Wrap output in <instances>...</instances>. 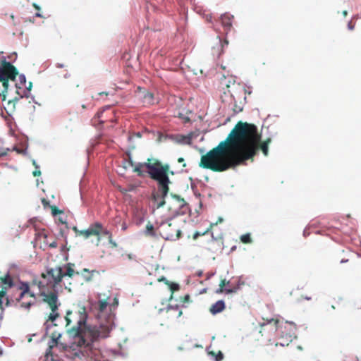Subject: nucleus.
<instances>
[{
  "label": "nucleus",
  "mask_w": 361,
  "mask_h": 361,
  "mask_svg": "<svg viewBox=\"0 0 361 361\" xmlns=\"http://www.w3.org/2000/svg\"><path fill=\"white\" fill-rule=\"evenodd\" d=\"M261 138L255 125L238 121L225 140L201 157L199 166L224 172L244 164L247 160L253 161L259 149L267 157L271 139L268 137L261 142Z\"/></svg>",
  "instance_id": "1"
},
{
  "label": "nucleus",
  "mask_w": 361,
  "mask_h": 361,
  "mask_svg": "<svg viewBox=\"0 0 361 361\" xmlns=\"http://www.w3.org/2000/svg\"><path fill=\"white\" fill-rule=\"evenodd\" d=\"M87 317L84 305H78L68 310L65 317L66 332L70 336L78 339V345L84 347V351L91 361H104L101 357L99 350L94 348L92 343L109 336L113 328V318L110 315L105 324L91 326L87 324Z\"/></svg>",
  "instance_id": "2"
},
{
  "label": "nucleus",
  "mask_w": 361,
  "mask_h": 361,
  "mask_svg": "<svg viewBox=\"0 0 361 361\" xmlns=\"http://www.w3.org/2000/svg\"><path fill=\"white\" fill-rule=\"evenodd\" d=\"M26 295H29L33 300L35 294L30 290L29 284L26 282H15L13 277L7 272L2 275L0 279V310L1 313L5 307L10 305V300L20 301Z\"/></svg>",
  "instance_id": "3"
},
{
  "label": "nucleus",
  "mask_w": 361,
  "mask_h": 361,
  "mask_svg": "<svg viewBox=\"0 0 361 361\" xmlns=\"http://www.w3.org/2000/svg\"><path fill=\"white\" fill-rule=\"evenodd\" d=\"M145 167L148 170V173L152 179L157 181L159 191L161 193L162 198L167 195L171 183L169 178V166L163 165L159 160L155 159H148L147 162L138 163L134 166L133 171L137 173L139 176H143L144 172L142 170ZM165 204V200H162L157 204V208L163 207Z\"/></svg>",
  "instance_id": "4"
},
{
  "label": "nucleus",
  "mask_w": 361,
  "mask_h": 361,
  "mask_svg": "<svg viewBox=\"0 0 361 361\" xmlns=\"http://www.w3.org/2000/svg\"><path fill=\"white\" fill-rule=\"evenodd\" d=\"M18 75V71L14 66L6 59L0 60V94L4 102L13 91L12 88H9V82L13 83Z\"/></svg>",
  "instance_id": "5"
},
{
  "label": "nucleus",
  "mask_w": 361,
  "mask_h": 361,
  "mask_svg": "<svg viewBox=\"0 0 361 361\" xmlns=\"http://www.w3.org/2000/svg\"><path fill=\"white\" fill-rule=\"evenodd\" d=\"M157 230L162 238L171 241L178 240L182 233L179 223L172 217L161 221H157Z\"/></svg>",
  "instance_id": "6"
},
{
  "label": "nucleus",
  "mask_w": 361,
  "mask_h": 361,
  "mask_svg": "<svg viewBox=\"0 0 361 361\" xmlns=\"http://www.w3.org/2000/svg\"><path fill=\"white\" fill-rule=\"evenodd\" d=\"M41 276L44 281L39 282L40 289L46 286L54 287L56 284L59 283L63 278V271L61 267L47 269L46 273H42Z\"/></svg>",
  "instance_id": "7"
},
{
  "label": "nucleus",
  "mask_w": 361,
  "mask_h": 361,
  "mask_svg": "<svg viewBox=\"0 0 361 361\" xmlns=\"http://www.w3.org/2000/svg\"><path fill=\"white\" fill-rule=\"evenodd\" d=\"M74 230L76 231L78 235L83 236L85 238H88L92 235L97 237V241H100V235L107 236L109 243H111L112 234L106 228H104L102 224L99 222H96L91 224L90 227L86 230L78 231L76 227H74Z\"/></svg>",
  "instance_id": "8"
},
{
  "label": "nucleus",
  "mask_w": 361,
  "mask_h": 361,
  "mask_svg": "<svg viewBox=\"0 0 361 361\" xmlns=\"http://www.w3.org/2000/svg\"><path fill=\"white\" fill-rule=\"evenodd\" d=\"M40 290L41 295L43 297V302L47 303L51 310V312L49 314L47 321L54 322L59 317L58 310L60 302H59L58 293L55 291L45 293L42 288Z\"/></svg>",
  "instance_id": "9"
},
{
  "label": "nucleus",
  "mask_w": 361,
  "mask_h": 361,
  "mask_svg": "<svg viewBox=\"0 0 361 361\" xmlns=\"http://www.w3.org/2000/svg\"><path fill=\"white\" fill-rule=\"evenodd\" d=\"M188 204L183 198H180L178 195H173V202L169 207L172 210V215L183 214L188 210Z\"/></svg>",
  "instance_id": "10"
},
{
  "label": "nucleus",
  "mask_w": 361,
  "mask_h": 361,
  "mask_svg": "<svg viewBox=\"0 0 361 361\" xmlns=\"http://www.w3.org/2000/svg\"><path fill=\"white\" fill-rule=\"evenodd\" d=\"M18 81L14 82L16 92L20 96V98L27 97V93L31 90L32 82H29V86L26 87V78L24 75H18Z\"/></svg>",
  "instance_id": "11"
},
{
  "label": "nucleus",
  "mask_w": 361,
  "mask_h": 361,
  "mask_svg": "<svg viewBox=\"0 0 361 361\" xmlns=\"http://www.w3.org/2000/svg\"><path fill=\"white\" fill-rule=\"evenodd\" d=\"M262 319L263 322L260 324L259 330V333L262 334V336H264V333H267V334H272L276 331L279 324V320L277 319L263 318Z\"/></svg>",
  "instance_id": "12"
},
{
  "label": "nucleus",
  "mask_w": 361,
  "mask_h": 361,
  "mask_svg": "<svg viewBox=\"0 0 361 361\" xmlns=\"http://www.w3.org/2000/svg\"><path fill=\"white\" fill-rule=\"evenodd\" d=\"M109 303L106 299L99 300L97 302L96 307L97 310V318L99 321V325L101 324H105L107 319V316L109 314Z\"/></svg>",
  "instance_id": "13"
},
{
  "label": "nucleus",
  "mask_w": 361,
  "mask_h": 361,
  "mask_svg": "<svg viewBox=\"0 0 361 361\" xmlns=\"http://www.w3.org/2000/svg\"><path fill=\"white\" fill-rule=\"evenodd\" d=\"M137 94L145 106L153 105L156 102L154 94L145 88L138 87Z\"/></svg>",
  "instance_id": "14"
},
{
  "label": "nucleus",
  "mask_w": 361,
  "mask_h": 361,
  "mask_svg": "<svg viewBox=\"0 0 361 361\" xmlns=\"http://www.w3.org/2000/svg\"><path fill=\"white\" fill-rule=\"evenodd\" d=\"M61 337V334L59 332H53L51 335V341L49 344V347L46 351L48 355H54L52 352V349L54 346H57L59 343V340Z\"/></svg>",
  "instance_id": "15"
},
{
  "label": "nucleus",
  "mask_w": 361,
  "mask_h": 361,
  "mask_svg": "<svg viewBox=\"0 0 361 361\" xmlns=\"http://www.w3.org/2000/svg\"><path fill=\"white\" fill-rule=\"evenodd\" d=\"M233 18V16L228 13H225L221 16V23L222 26L224 28V31L226 33L228 31H230L232 27Z\"/></svg>",
  "instance_id": "16"
},
{
  "label": "nucleus",
  "mask_w": 361,
  "mask_h": 361,
  "mask_svg": "<svg viewBox=\"0 0 361 361\" xmlns=\"http://www.w3.org/2000/svg\"><path fill=\"white\" fill-rule=\"evenodd\" d=\"M19 97H14L8 99L4 105V109L8 114H11L16 109V104L18 102Z\"/></svg>",
  "instance_id": "17"
},
{
  "label": "nucleus",
  "mask_w": 361,
  "mask_h": 361,
  "mask_svg": "<svg viewBox=\"0 0 361 361\" xmlns=\"http://www.w3.org/2000/svg\"><path fill=\"white\" fill-rule=\"evenodd\" d=\"M225 303L223 300H218L209 308V311L212 314H216L221 312L225 309Z\"/></svg>",
  "instance_id": "18"
},
{
  "label": "nucleus",
  "mask_w": 361,
  "mask_h": 361,
  "mask_svg": "<svg viewBox=\"0 0 361 361\" xmlns=\"http://www.w3.org/2000/svg\"><path fill=\"white\" fill-rule=\"evenodd\" d=\"M229 281H226L225 279H221V282L219 283V289L216 290V293H235L236 291V288H224V287L227 285L229 284Z\"/></svg>",
  "instance_id": "19"
},
{
  "label": "nucleus",
  "mask_w": 361,
  "mask_h": 361,
  "mask_svg": "<svg viewBox=\"0 0 361 361\" xmlns=\"http://www.w3.org/2000/svg\"><path fill=\"white\" fill-rule=\"evenodd\" d=\"M155 225H157V222L155 223ZM157 234L159 233L157 230V226H154L150 222H148L146 225L145 235L146 236L156 238L157 236Z\"/></svg>",
  "instance_id": "20"
},
{
  "label": "nucleus",
  "mask_w": 361,
  "mask_h": 361,
  "mask_svg": "<svg viewBox=\"0 0 361 361\" xmlns=\"http://www.w3.org/2000/svg\"><path fill=\"white\" fill-rule=\"evenodd\" d=\"M73 267H74V264H72V263H68L66 264V271L65 273L63 272V277L67 276L71 278L75 274H76V275H79L80 274V272L75 271V270L73 269Z\"/></svg>",
  "instance_id": "21"
},
{
  "label": "nucleus",
  "mask_w": 361,
  "mask_h": 361,
  "mask_svg": "<svg viewBox=\"0 0 361 361\" xmlns=\"http://www.w3.org/2000/svg\"><path fill=\"white\" fill-rule=\"evenodd\" d=\"M95 272L97 271L95 270H92V271H90L89 269L85 268L81 271L80 274L82 276V277L86 281H90L92 279L93 274Z\"/></svg>",
  "instance_id": "22"
},
{
  "label": "nucleus",
  "mask_w": 361,
  "mask_h": 361,
  "mask_svg": "<svg viewBox=\"0 0 361 361\" xmlns=\"http://www.w3.org/2000/svg\"><path fill=\"white\" fill-rule=\"evenodd\" d=\"M118 305V300L117 298H114L113 302L111 303H109V314H108L107 318L109 317V316L111 315L113 318V322L114 321V317H115L113 312L116 310V308L117 307Z\"/></svg>",
  "instance_id": "23"
},
{
  "label": "nucleus",
  "mask_w": 361,
  "mask_h": 361,
  "mask_svg": "<svg viewBox=\"0 0 361 361\" xmlns=\"http://www.w3.org/2000/svg\"><path fill=\"white\" fill-rule=\"evenodd\" d=\"M167 286H169V288L171 292V298H172L173 293L175 291L178 290L180 288V286L178 284L171 282V281L169 283V284H167Z\"/></svg>",
  "instance_id": "24"
},
{
  "label": "nucleus",
  "mask_w": 361,
  "mask_h": 361,
  "mask_svg": "<svg viewBox=\"0 0 361 361\" xmlns=\"http://www.w3.org/2000/svg\"><path fill=\"white\" fill-rule=\"evenodd\" d=\"M240 240L243 243L249 244L252 243V238L250 233L243 234L240 236Z\"/></svg>",
  "instance_id": "25"
},
{
  "label": "nucleus",
  "mask_w": 361,
  "mask_h": 361,
  "mask_svg": "<svg viewBox=\"0 0 361 361\" xmlns=\"http://www.w3.org/2000/svg\"><path fill=\"white\" fill-rule=\"evenodd\" d=\"M209 354L215 357L216 361H221L224 358V355L221 351H219L218 353H216L214 351L209 352Z\"/></svg>",
  "instance_id": "26"
},
{
  "label": "nucleus",
  "mask_w": 361,
  "mask_h": 361,
  "mask_svg": "<svg viewBox=\"0 0 361 361\" xmlns=\"http://www.w3.org/2000/svg\"><path fill=\"white\" fill-rule=\"evenodd\" d=\"M50 208H51V214L54 216H56V215L58 214H63V211L59 209L55 205H51L50 206Z\"/></svg>",
  "instance_id": "27"
},
{
  "label": "nucleus",
  "mask_w": 361,
  "mask_h": 361,
  "mask_svg": "<svg viewBox=\"0 0 361 361\" xmlns=\"http://www.w3.org/2000/svg\"><path fill=\"white\" fill-rule=\"evenodd\" d=\"M171 311H178V313H177L176 317H180L182 315V314H183L182 310H179V308H178V305H176V306H175V307L169 306V307H168L167 312H171Z\"/></svg>",
  "instance_id": "28"
},
{
  "label": "nucleus",
  "mask_w": 361,
  "mask_h": 361,
  "mask_svg": "<svg viewBox=\"0 0 361 361\" xmlns=\"http://www.w3.org/2000/svg\"><path fill=\"white\" fill-rule=\"evenodd\" d=\"M211 231V229L209 228V227L204 231L203 232H199V231H196L194 234H193V239L194 240H196L197 239L198 237L200 236H202V235H204L207 233H208L209 231Z\"/></svg>",
  "instance_id": "29"
},
{
  "label": "nucleus",
  "mask_w": 361,
  "mask_h": 361,
  "mask_svg": "<svg viewBox=\"0 0 361 361\" xmlns=\"http://www.w3.org/2000/svg\"><path fill=\"white\" fill-rule=\"evenodd\" d=\"M34 304V302L32 300L30 301H22L20 302V306L26 310H29L30 307Z\"/></svg>",
  "instance_id": "30"
},
{
  "label": "nucleus",
  "mask_w": 361,
  "mask_h": 361,
  "mask_svg": "<svg viewBox=\"0 0 361 361\" xmlns=\"http://www.w3.org/2000/svg\"><path fill=\"white\" fill-rule=\"evenodd\" d=\"M44 361H59V360L57 358V355H48L46 353Z\"/></svg>",
  "instance_id": "31"
},
{
  "label": "nucleus",
  "mask_w": 361,
  "mask_h": 361,
  "mask_svg": "<svg viewBox=\"0 0 361 361\" xmlns=\"http://www.w3.org/2000/svg\"><path fill=\"white\" fill-rule=\"evenodd\" d=\"M32 163H33V165H35V167H36V169L32 172V175H33L35 177H36V176H39L41 175V171H40V170H39V169H38V168H39V167H38V166H37L35 161H33V162H32Z\"/></svg>",
  "instance_id": "32"
},
{
  "label": "nucleus",
  "mask_w": 361,
  "mask_h": 361,
  "mask_svg": "<svg viewBox=\"0 0 361 361\" xmlns=\"http://www.w3.org/2000/svg\"><path fill=\"white\" fill-rule=\"evenodd\" d=\"M133 190H134V186L130 185L128 186V188H121L120 191L123 194H126L128 192L132 191Z\"/></svg>",
  "instance_id": "33"
},
{
  "label": "nucleus",
  "mask_w": 361,
  "mask_h": 361,
  "mask_svg": "<svg viewBox=\"0 0 361 361\" xmlns=\"http://www.w3.org/2000/svg\"><path fill=\"white\" fill-rule=\"evenodd\" d=\"M127 156H128V159L126 161L128 163V166H134V163L132 160L130 153H127Z\"/></svg>",
  "instance_id": "34"
},
{
  "label": "nucleus",
  "mask_w": 361,
  "mask_h": 361,
  "mask_svg": "<svg viewBox=\"0 0 361 361\" xmlns=\"http://www.w3.org/2000/svg\"><path fill=\"white\" fill-rule=\"evenodd\" d=\"M223 221V218L219 217L216 222L210 224L209 228L212 230L214 226H216L219 223H221Z\"/></svg>",
  "instance_id": "35"
},
{
  "label": "nucleus",
  "mask_w": 361,
  "mask_h": 361,
  "mask_svg": "<svg viewBox=\"0 0 361 361\" xmlns=\"http://www.w3.org/2000/svg\"><path fill=\"white\" fill-rule=\"evenodd\" d=\"M8 151V148L0 149V157L7 155Z\"/></svg>",
  "instance_id": "36"
},
{
  "label": "nucleus",
  "mask_w": 361,
  "mask_h": 361,
  "mask_svg": "<svg viewBox=\"0 0 361 361\" xmlns=\"http://www.w3.org/2000/svg\"><path fill=\"white\" fill-rule=\"evenodd\" d=\"M158 281L159 282H164L166 285L169 284L170 282L169 280H167L164 276H161L158 279Z\"/></svg>",
  "instance_id": "37"
},
{
  "label": "nucleus",
  "mask_w": 361,
  "mask_h": 361,
  "mask_svg": "<svg viewBox=\"0 0 361 361\" xmlns=\"http://www.w3.org/2000/svg\"><path fill=\"white\" fill-rule=\"evenodd\" d=\"M42 203L44 207H46L47 205L49 204V201H47L45 198H42Z\"/></svg>",
  "instance_id": "38"
},
{
  "label": "nucleus",
  "mask_w": 361,
  "mask_h": 361,
  "mask_svg": "<svg viewBox=\"0 0 361 361\" xmlns=\"http://www.w3.org/2000/svg\"><path fill=\"white\" fill-rule=\"evenodd\" d=\"M49 247H57L56 241H54L51 243H50L49 244Z\"/></svg>",
  "instance_id": "39"
},
{
  "label": "nucleus",
  "mask_w": 361,
  "mask_h": 361,
  "mask_svg": "<svg viewBox=\"0 0 361 361\" xmlns=\"http://www.w3.org/2000/svg\"><path fill=\"white\" fill-rule=\"evenodd\" d=\"M189 299H190V296H189L188 295H185V296L184 297L183 302H187V301H188V300H189Z\"/></svg>",
  "instance_id": "40"
},
{
  "label": "nucleus",
  "mask_w": 361,
  "mask_h": 361,
  "mask_svg": "<svg viewBox=\"0 0 361 361\" xmlns=\"http://www.w3.org/2000/svg\"><path fill=\"white\" fill-rule=\"evenodd\" d=\"M184 159L183 157H180L178 159V162L179 163H183L184 162Z\"/></svg>",
  "instance_id": "41"
},
{
  "label": "nucleus",
  "mask_w": 361,
  "mask_h": 361,
  "mask_svg": "<svg viewBox=\"0 0 361 361\" xmlns=\"http://www.w3.org/2000/svg\"><path fill=\"white\" fill-rule=\"evenodd\" d=\"M110 243L111 244L112 247H116L117 246V244L115 242H114L112 240H111V243Z\"/></svg>",
  "instance_id": "42"
},
{
  "label": "nucleus",
  "mask_w": 361,
  "mask_h": 361,
  "mask_svg": "<svg viewBox=\"0 0 361 361\" xmlns=\"http://www.w3.org/2000/svg\"><path fill=\"white\" fill-rule=\"evenodd\" d=\"M348 262V259H341V263H345V262Z\"/></svg>",
  "instance_id": "43"
},
{
  "label": "nucleus",
  "mask_w": 361,
  "mask_h": 361,
  "mask_svg": "<svg viewBox=\"0 0 361 361\" xmlns=\"http://www.w3.org/2000/svg\"><path fill=\"white\" fill-rule=\"evenodd\" d=\"M343 16H346L348 15V11H343Z\"/></svg>",
  "instance_id": "44"
},
{
  "label": "nucleus",
  "mask_w": 361,
  "mask_h": 361,
  "mask_svg": "<svg viewBox=\"0 0 361 361\" xmlns=\"http://www.w3.org/2000/svg\"><path fill=\"white\" fill-rule=\"evenodd\" d=\"M33 6H34L36 9L39 10V7L37 4H33Z\"/></svg>",
  "instance_id": "45"
},
{
  "label": "nucleus",
  "mask_w": 361,
  "mask_h": 361,
  "mask_svg": "<svg viewBox=\"0 0 361 361\" xmlns=\"http://www.w3.org/2000/svg\"><path fill=\"white\" fill-rule=\"evenodd\" d=\"M99 95H102V94H106V95H108V93L106 92H100L99 93Z\"/></svg>",
  "instance_id": "46"
},
{
  "label": "nucleus",
  "mask_w": 361,
  "mask_h": 361,
  "mask_svg": "<svg viewBox=\"0 0 361 361\" xmlns=\"http://www.w3.org/2000/svg\"><path fill=\"white\" fill-rule=\"evenodd\" d=\"M183 138L186 139L188 140L187 141L188 143H190V137H183Z\"/></svg>",
  "instance_id": "47"
},
{
  "label": "nucleus",
  "mask_w": 361,
  "mask_h": 361,
  "mask_svg": "<svg viewBox=\"0 0 361 361\" xmlns=\"http://www.w3.org/2000/svg\"><path fill=\"white\" fill-rule=\"evenodd\" d=\"M304 298L307 300H310L312 299V297L305 296V297H304Z\"/></svg>",
  "instance_id": "48"
},
{
  "label": "nucleus",
  "mask_w": 361,
  "mask_h": 361,
  "mask_svg": "<svg viewBox=\"0 0 361 361\" xmlns=\"http://www.w3.org/2000/svg\"><path fill=\"white\" fill-rule=\"evenodd\" d=\"M59 221L62 223V224H65L66 221H63L61 219H59Z\"/></svg>",
  "instance_id": "49"
},
{
  "label": "nucleus",
  "mask_w": 361,
  "mask_h": 361,
  "mask_svg": "<svg viewBox=\"0 0 361 361\" xmlns=\"http://www.w3.org/2000/svg\"><path fill=\"white\" fill-rule=\"evenodd\" d=\"M190 121L189 118H185V122H188V121Z\"/></svg>",
  "instance_id": "50"
},
{
  "label": "nucleus",
  "mask_w": 361,
  "mask_h": 361,
  "mask_svg": "<svg viewBox=\"0 0 361 361\" xmlns=\"http://www.w3.org/2000/svg\"><path fill=\"white\" fill-rule=\"evenodd\" d=\"M36 16H41V15H40V14H39V13H36Z\"/></svg>",
  "instance_id": "51"
},
{
  "label": "nucleus",
  "mask_w": 361,
  "mask_h": 361,
  "mask_svg": "<svg viewBox=\"0 0 361 361\" xmlns=\"http://www.w3.org/2000/svg\"><path fill=\"white\" fill-rule=\"evenodd\" d=\"M183 167H185V166H186V164H185V163H183Z\"/></svg>",
  "instance_id": "52"
},
{
  "label": "nucleus",
  "mask_w": 361,
  "mask_h": 361,
  "mask_svg": "<svg viewBox=\"0 0 361 361\" xmlns=\"http://www.w3.org/2000/svg\"><path fill=\"white\" fill-rule=\"evenodd\" d=\"M82 107L83 109L86 108L85 105H82Z\"/></svg>",
  "instance_id": "53"
},
{
  "label": "nucleus",
  "mask_w": 361,
  "mask_h": 361,
  "mask_svg": "<svg viewBox=\"0 0 361 361\" xmlns=\"http://www.w3.org/2000/svg\"><path fill=\"white\" fill-rule=\"evenodd\" d=\"M2 354V351L0 350V355Z\"/></svg>",
  "instance_id": "54"
}]
</instances>
